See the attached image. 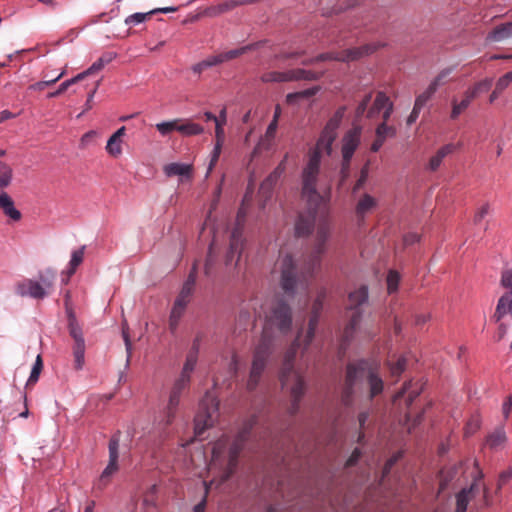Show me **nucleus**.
Listing matches in <instances>:
<instances>
[{
    "label": "nucleus",
    "mask_w": 512,
    "mask_h": 512,
    "mask_svg": "<svg viewBox=\"0 0 512 512\" xmlns=\"http://www.w3.org/2000/svg\"><path fill=\"white\" fill-rule=\"evenodd\" d=\"M330 235L331 231L327 225L318 227L313 250L300 273L290 255H285L279 259L278 265L281 270L280 286L287 296L292 297L306 291L308 276H311L319 266L320 257L326 251V243Z\"/></svg>",
    "instance_id": "f257e3e1"
},
{
    "label": "nucleus",
    "mask_w": 512,
    "mask_h": 512,
    "mask_svg": "<svg viewBox=\"0 0 512 512\" xmlns=\"http://www.w3.org/2000/svg\"><path fill=\"white\" fill-rule=\"evenodd\" d=\"M317 322H308L306 327H301L297 337L284 356V361L280 371V381L283 388L289 390L291 405L289 407L290 415H295L299 410V403L306 390V383L300 370L295 369L293 362L298 348L304 344L308 346L312 341Z\"/></svg>",
    "instance_id": "f03ea898"
},
{
    "label": "nucleus",
    "mask_w": 512,
    "mask_h": 512,
    "mask_svg": "<svg viewBox=\"0 0 512 512\" xmlns=\"http://www.w3.org/2000/svg\"><path fill=\"white\" fill-rule=\"evenodd\" d=\"M365 385L369 387L370 400L383 391L384 384L378 374L377 365L367 360L349 363L346 368L345 384L341 397L342 403L345 406H350L353 401V394L362 391Z\"/></svg>",
    "instance_id": "7ed1b4c3"
},
{
    "label": "nucleus",
    "mask_w": 512,
    "mask_h": 512,
    "mask_svg": "<svg viewBox=\"0 0 512 512\" xmlns=\"http://www.w3.org/2000/svg\"><path fill=\"white\" fill-rule=\"evenodd\" d=\"M254 424V418L245 422L232 444H229L228 438L225 437L220 438L214 443L209 470H220V483L227 481L234 473L238 463V456L243 449L244 443L249 438Z\"/></svg>",
    "instance_id": "20e7f679"
},
{
    "label": "nucleus",
    "mask_w": 512,
    "mask_h": 512,
    "mask_svg": "<svg viewBox=\"0 0 512 512\" xmlns=\"http://www.w3.org/2000/svg\"><path fill=\"white\" fill-rule=\"evenodd\" d=\"M291 324L292 322H265L260 341L254 351L250 376L247 382V388L250 391L256 388L279 335L287 333L291 329Z\"/></svg>",
    "instance_id": "39448f33"
},
{
    "label": "nucleus",
    "mask_w": 512,
    "mask_h": 512,
    "mask_svg": "<svg viewBox=\"0 0 512 512\" xmlns=\"http://www.w3.org/2000/svg\"><path fill=\"white\" fill-rule=\"evenodd\" d=\"M323 153L313 150L301 175V197L307 206L312 209H327L330 202V189L320 193L317 189L320 172V161Z\"/></svg>",
    "instance_id": "423d86ee"
},
{
    "label": "nucleus",
    "mask_w": 512,
    "mask_h": 512,
    "mask_svg": "<svg viewBox=\"0 0 512 512\" xmlns=\"http://www.w3.org/2000/svg\"><path fill=\"white\" fill-rule=\"evenodd\" d=\"M56 272L50 268L40 271L37 279L24 278L14 284V292L22 298L40 301L48 297L54 290Z\"/></svg>",
    "instance_id": "0eeeda50"
},
{
    "label": "nucleus",
    "mask_w": 512,
    "mask_h": 512,
    "mask_svg": "<svg viewBox=\"0 0 512 512\" xmlns=\"http://www.w3.org/2000/svg\"><path fill=\"white\" fill-rule=\"evenodd\" d=\"M258 300H251L248 304H246L245 310L252 309L253 315L247 314L245 318H254V320H291V311L290 307L279 298L274 299V301L267 306L260 305L259 310L257 309Z\"/></svg>",
    "instance_id": "6e6552de"
},
{
    "label": "nucleus",
    "mask_w": 512,
    "mask_h": 512,
    "mask_svg": "<svg viewBox=\"0 0 512 512\" xmlns=\"http://www.w3.org/2000/svg\"><path fill=\"white\" fill-rule=\"evenodd\" d=\"M13 179L12 168L0 161V209L13 221H19L22 217L21 212L15 208L14 201L5 189L11 184Z\"/></svg>",
    "instance_id": "1a4fd4ad"
},
{
    "label": "nucleus",
    "mask_w": 512,
    "mask_h": 512,
    "mask_svg": "<svg viewBox=\"0 0 512 512\" xmlns=\"http://www.w3.org/2000/svg\"><path fill=\"white\" fill-rule=\"evenodd\" d=\"M345 107H340L334 115L328 120L325 125L320 138L317 141L315 150L330 155L332 152V143L336 139L337 129L344 117Z\"/></svg>",
    "instance_id": "9d476101"
},
{
    "label": "nucleus",
    "mask_w": 512,
    "mask_h": 512,
    "mask_svg": "<svg viewBox=\"0 0 512 512\" xmlns=\"http://www.w3.org/2000/svg\"><path fill=\"white\" fill-rule=\"evenodd\" d=\"M218 408L219 402L217 399L210 394H206L200 403V412L195 418V425L198 433H201L205 428L214 425L218 416Z\"/></svg>",
    "instance_id": "9b49d317"
},
{
    "label": "nucleus",
    "mask_w": 512,
    "mask_h": 512,
    "mask_svg": "<svg viewBox=\"0 0 512 512\" xmlns=\"http://www.w3.org/2000/svg\"><path fill=\"white\" fill-rule=\"evenodd\" d=\"M119 445H120V432L118 431L109 440L108 451L109 461L106 468L101 473L97 487L103 489L110 482L111 477L118 471V459H119Z\"/></svg>",
    "instance_id": "f8f14e48"
},
{
    "label": "nucleus",
    "mask_w": 512,
    "mask_h": 512,
    "mask_svg": "<svg viewBox=\"0 0 512 512\" xmlns=\"http://www.w3.org/2000/svg\"><path fill=\"white\" fill-rule=\"evenodd\" d=\"M377 49V46L374 44L371 45H365L360 48H352L347 49L342 52H328V53H322L319 56H317L315 59H311L309 61H305V64L317 62V61H326V60H336V61H343L348 62L352 60H356L364 55H368L372 52H374Z\"/></svg>",
    "instance_id": "ddd939ff"
},
{
    "label": "nucleus",
    "mask_w": 512,
    "mask_h": 512,
    "mask_svg": "<svg viewBox=\"0 0 512 512\" xmlns=\"http://www.w3.org/2000/svg\"><path fill=\"white\" fill-rule=\"evenodd\" d=\"M322 74L304 69H294L285 72L270 71L262 75L263 82H289L294 80H316Z\"/></svg>",
    "instance_id": "4468645a"
},
{
    "label": "nucleus",
    "mask_w": 512,
    "mask_h": 512,
    "mask_svg": "<svg viewBox=\"0 0 512 512\" xmlns=\"http://www.w3.org/2000/svg\"><path fill=\"white\" fill-rule=\"evenodd\" d=\"M69 333L74 340L73 355L74 367L76 370H81L84 365L85 355V340L83 337V329L79 322L69 323Z\"/></svg>",
    "instance_id": "2eb2a0df"
},
{
    "label": "nucleus",
    "mask_w": 512,
    "mask_h": 512,
    "mask_svg": "<svg viewBox=\"0 0 512 512\" xmlns=\"http://www.w3.org/2000/svg\"><path fill=\"white\" fill-rule=\"evenodd\" d=\"M368 305V288L364 285L352 291L348 295L347 308L352 311L350 320H358L362 317L364 308Z\"/></svg>",
    "instance_id": "dca6fc26"
},
{
    "label": "nucleus",
    "mask_w": 512,
    "mask_h": 512,
    "mask_svg": "<svg viewBox=\"0 0 512 512\" xmlns=\"http://www.w3.org/2000/svg\"><path fill=\"white\" fill-rule=\"evenodd\" d=\"M288 155H285L284 159L278 164V166L264 179L260 185L259 194L264 198L265 201L272 197L273 189L278 183L281 176L286 170V161Z\"/></svg>",
    "instance_id": "f3484780"
},
{
    "label": "nucleus",
    "mask_w": 512,
    "mask_h": 512,
    "mask_svg": "<svg viewBox=\"0 0 512 512\" xmlns=\"http://www.w3.org/2000/svg\"><path fill=\"white\" fill-rule=\"evenodd\" d=\"M360 136V127H354L345 134L342 144L343 169L349 167L350 160L360 143Z\"/></svg>",
    "instance_id": "a211bd4d"
},
{
    "label": "nucleus",
    "mask_w": 512,
    "mask_h": 512,
    "mask_svg": "<svg viewBox=\"0 0 512 512\" xmlns=\"http://www.w3.org/2000/svg\"><path fill=\"white\" fill-rule=\"evenodd\" d=\"M475 479L468 488H463L456 495V512H465L469 501L474 498L481 490L479 484L480 478Z\"/></svg>",
    "instance_id": "6ab92c4d"
},
{
    "label": "nucleus",
    "mask_w": 512,
    "mask_h": 512,
    "mask_svg": "<svg viewBox=\"0 0 512 512\" xmlns=\"http://www.w3.org/2000/svg\"><path fill=\"white\" fill-rule=\"evenodd\" d=\"M242 249V228L237 226L233 229L230 235V245L226 255V264H231L234 261V259H236L237 262L241 256Z\"/></svg>",
    "instance_id": "aec40b11"
},
{
    "label": "nucleus",
    "mask_w": 512,
    "mask_h": 512,
    "mask_svg": "<svg viewBox=\"0 0 512 512\" xmlns=\"http://www.w3.org/2000/svg\"><path fill=\"white\" fill-rule=\"evenodd\" d=\"M309 212L307 214H300L295 223V233L297 236H307L311 233L316 219L318 211L323 209H312L308 207Z\"/></svg>",
    "instance_id": "412c9836"
},
{
    "label": "nucleus",
    "mask_w": 512,
    "mask_h": 512,
    "mask_svg": "<svg viewBox=\"0 0 512 512\" xmlns=\"http://www.w3.org/2000/svg\"><path fill=\"white\" fill-rule=\"evenodd\" d=\"M126 134V128L120 127L114 132L107 141L106 152L112 157H119L122 154L123 137Z\"/></svg>",
    "instance_id": "4be33fe9"
},
{
    "label": "nucleus",
    "mask_w": 512,
    "mask_h": 512,
    "mask_svg": "<svg viewBox=\"0 0 512 512\" xmlns=\"http://www.w3.org/2000/svg\"><path fill=\"white\" fill-rule=\"evenodd\" d=\"M200 348V337L197 336L193 341L192 347L187 354L186 361L184 363L181 374L185 375L188 378H191V373L194 371V368L198 359V352Z\"/></svg>",
    "instance_id": "5701e85b"
},
{
    "label": "nucleus",
    "mask_w": 512,
    "mask_h": 512,
    "mask_svg": "<svg viewBox=\"0 0 512 512\" xmlns=\"http://www.w3.org/2000/svg\"><path fill=\"white\" fill-rule=\"evenodd\" d=\"M495 315L498 320L504 317L512 318V290H508L499 298Z\"/></svg>",
    "instance_id": "b1692460"
},
{
    "label": "nucleus",
    "mask_w": 512,
    "mask_h": 512,
    "mask_svg": "<svg viewBox=\"0 0 512 512\" xmlns=\"http://www.w3.org/2000/svg\"><path fill=\"white\" fill-rule=\"evenodd\" d=\"M457 149V145L453 144V143H449V144H446L444 145L443 147H441L436 153L435 155H433L430 160H429V164H428V168L431 170V171H435L437 170L441 163H442V160L449 154L453 153L455 150Z\"/></svg>",
    "instance_id": "393cba45"
},
{
    "label": "nucleus",
    "mask_w": 512,
    "mask_h": 512,
    "mask_svg": "<svg viewBox=\"0 0 512 512\" xmlns=\"http://www.w3.org/2000/svg\"><path fill=\"white\" fill-rule=\"evenodd\" d=\"M164 173L168 177L183 176L190 178L192 173V165L186 163H170L164 166Z\"/></svg>",
    "instance_id": "a878e982"
},
{
    "label": "nucleus",
    "mask_w": 512,
    "mask_h": 512,
    "mask_svg": "<svg viewBox=\"0 0 512 512\" xmlns=\"http://www.w3.org/2000/svg\"><path fill=\"white\" fill-rule=\"evenodd\" d=\"M512 37V22L497 25L487 36L492 42H501Z\"/></svg>",
    "instance_id": "bb28decb"
},
{
    "label": "nucleus",
    "mask_w": 512,
    "mask_h": 512,
    "mask_svg": "<svg viewBox=\"0 0 512 512\" xmlns=\"http://www.w3.org/2000/svg\"><path fill=\"white\" fill-rule=\"evenodd\" d=\"M177 131L183 136L200 135L204 132V128L190 120L177 119Z\"/></svg>",
    "instance_id": "cd10ccee"
},
{
    "label": "nucleus",
    "mask_w": 512,
    "mask_h": 512,
    "mask_svg": "<svg viewBox=\"0 0 512 512\" xmlns=\"http://www.w3.org/2000/svg\"><path fill=\"white\" fill-rule=\"evenodd\" d=\"M376 204H377V202L374 197H372L369 194H364L357 202V205L355 208L357 217L364 218V216L368 212L372 211L375 208Z\"/></svg>",
    "instance_id": "c85d7f7f"
},
{
    "label": "nucleus",
    "mask_w": 512,
    "mask_h": 512,
    "mask_svg": "<svg viewBox=\"0 0 512 512\" xmlns=\"http://www.w3.org/2000/svg\"><path fill=\"white\" fill-rule=\"evenodd\" d=\"M278 123L276 120H272L271 123L268 125L265 136L263 139L259 141L257 146L254 148L252 152V157H255L261 149H268L270 146V142L273 140L276 130H277Z\"/></svg>",
    "instance_id": "c756f323"
},
{
    "label": "nucleus",
    "mask_w": 512,
    "mask_h": 512,
    "mask_svg": "<svg viewBox=\"0 0 512 512\" xmlns=\"http://www.w3.org/2000/svg\"><path fill=\"white\" fill-rule=\"evenodd\" d=\"M143 335V330L140 329L139 332H134L131 330L130 326L127 322H125L122 326V336L125 342L126 351L128 354V358L131 356L132 342L136 340H140Z\"/></svg>",
    "instance_id": "7c9ffc66"
},
{
    "label": "nucleus",
    "mask_w": 512,
    "mask_h": 512,
    "mask_svg": "<svg viewBox=\"0 0 512 512\" xmlns=\"http://www.w3.org/2000/svg\"><path fill=\"white\" fill-rule=\"evenodd\" d=\"M115 58V54L113 53H107L103 56H101L97 61H95L87 70L77 74L78 76H81V80H83L86 76L94 74L101 69L104 68V66L108 63H110Z\"/></svg>",
    "instance_id": "2f4dec72"
},
{
    "label": "nucleus",
    "mask_w": 512,
    "mask_h": 512,
    "mask_svg": "<svg viewBox=\"0 0 512 512\" xmlns=\"http://www.w3.org/2000/svg\"><path fill=\"white\" fill-rule=\"evenodd\" d=\"M180 397H181L180 395H176L175 393H170L168 404L165 409L164 421H165L166 425H170L173 422L175 415H176L178 405L180 403Z\"/></svg>",
    "instance_id": "473e14b6"
},
{
    "label": "nucleus",
    "mask_w": 512,
    "mask_h": 512,
    "mask_svg": "<svg viewBox=\"0 0 512 512\" xmlns=\"http://www.w3.org/2000/svg\"><path fill=\"white\" fill-rule=\"evenodd\" d=\"M196 283V267H193V270L190 272L188 278L184 282L182 289L178 295V297L187 300L188 302L191 299V296L194 291V286Z\"/></svg>",
    "instance_id": "72a5a7b5"
},
{
    "label": "nucleus",
    "mask_w": 512,
    "mask_h": 512,
    "mask_svg": "<svg viewBox=\"0 0 512 512\" xmlns=\"http://www.w3.org/2000/svg\"><path fill=\"white\" fill-rule=\"evenodd\" d=\"M84 252H85V246H82L79 249L72 251L71 259L68 263V268H67L68 278L75 273L77 267L83 262Z\"/></svg>",
    "instance_id": "f704fd0d"
},
{
    "label": "nucleus",
    "mask_w": 512,
    "mask_h": 512,
    "mask_svg": "<svg viewBox=\"0 0 512 512\" xmlns=\"http://www.w3.org/2000/svg\"><path fill=\"white\" fill-rule=\"evenodd\" d=\"M227 121V111L226 108H222L218 118L215 121V140L224 141L225 140V132L224 125Z\"/></svg>",
    "instance_id": "c9c22d12"
},
{
    "label": "nucleus",
    "mask_w": 512,
    "mask_h": 512,
    "mask_svg": "<svg viewBox=\"0 0 512 512\" xmlns=\"http://www.w3.org/2000/svg\"><path fill=\"white\" fill-rule=\"evenodd\" d=\"M318 91L317 87H312L309 89H305L302 91L289 93L286 96V101L288 104H296L300 99H307L311 96L315 95Z\"/></svg>",
    "instance_id": "e433bc0d"
},
{
    "label": "nucleus",
    "mask_w": 512,
    "mask_h": 512,
    "mask_svg": "<svg viewBox=\"0 0 512 512\" xmlns=\"http://www.w3.org/2000/svg\"><path fill=\"white\" fill-rule=\"evenodd\" d=\"M506 442V433L502 427L497 428L487 438V444L490 448H498Z\"/></svg>",
    "instance_id": "4c0bfd02"
},
{
    "label": "nucleus",
    "mask_w": 512,
    "mask_h": 512,
    "mask_svg": "<svg viewBox=\"0 0 512 512\" xmlns=\"http://www.w3.org/2000/svg\"><path fill=\"white\" fill-rule=\"evenodd\" d=\"M389 102L390 99L385 95V93L379 92L376 95L372 108L368 112V116L373 117L376 113L384 110L388 106Z\"/></svg>",
    "instance_id": "58836bf2"
},
{
    "label": "nucleus",
    "mask_w": 512,
    "mask_h": 512,
    "mask_svg": "<svg viewBox=\"0 0 512 512\" xmlns=\"http://www.w3.org/2000/svg\"><path fill=\"white\" fill-rule=\"evenodd\" d=\"M223 144H224V141L215 140V144H214V147H213V150L211 153L210 162H209L207 172H206V178L209 177V175L213 171L214 167L216 166V164L219 160L221 151H222Z\"/></svg>",
    "instance_id": "ea45409f"
},
{
    "label": "nucleus",
    "mask_w": 512,
    "mask_h": 512,
    "mask_svg": "<svg viewBox=\"0 0 512 512\" xmlns=\"http://www.w3.org/2000/svg\"><path fill=\"white\" fill-rule=\"evenodd\" d=\"M435 93L436 90L432 88L430 85H428V87L416 97L414 106L423 109L424 106L434 96Z\"/></svg>",
    "instance_id": "a19ab883"
},
{
    "label": "nucleus",
    "mask_w": 512,
    "mask_h": 512,
    "mask_svg": "<svg viewBox=\"0 0 512 512\" xmlns=\"http://www.w3.org/2000/svg\"><path fill=\"white\" fill-rule=\"evenodd\" d=\"M42 369H43L42 357H41V355H38L36 357L35 363H34V365L32 367V371H31L30 376L28 378V381H27V384H26L27 386H32V385H34L38 381Z\"/></svg>",
    "instance_id": "79ce46f5"
},
{
    "label": "nucleus",
    "mask_w": 512,
    "mask_h": 512,
    "mask_svg": "<svg viewBox=\"0 0 512 512\" xmlns=\"http://www.w3.org/2000/svg\"><path fill=\"white\" fill-rule=\"evenodd\" d=\"M155 127L161 136L166 137L173 131H177V119L157 123Z\"/></svg>",
    "instance_id": "37998d69"
},
{
    "label": "nucleus",
    "mask_w": 512,
    "mask_h": 512,
    "mask_svg": "<svg viewBox=\"0 0 512 512\" xmlns=\"http://www.w3.org/2000/svg\"><path fill=\"white\" fill-rule=\"evenodd\" d=\"M453 68L448 67L443 70H441L438 75L431 81L429 84L432 88H434L436 91L437 89L447 83L448 76L452 73Z\"/></svg>",
    "instance_id": "c03bdc74"
},
{
    "label": "nucleus",
    "mask_w": 512,
    "mask_h": 512,
    "mask_svg": "<svg viewBox=\"0 0 512 512\" xmlns=\"http://www.w3.org/2000/svg\"><path fill=\"white\" fill-rule=\"evenodd\" d=\"M188 303L189 302L187 300L177 297L171 310L170 320H178L180 317H182Z\"/></svg>",
    "instance_id": "a18cd8bd"
},
{
    "label": "nucleus",
    "mask_w": 512,
    "mask_h": 512,
    "mask_svg": "<svg viewBox=\"0 0 512 512\" xmlns=\"http://www.w3.org/2000/svg\"><path fill=\"white\" fill-rule=\"evenodd\" d=\"M188 303L189 302L187 300L177 297L171 310L170 320H178L180 317H182Z\"/></svg>",
    "instance_id": "49530a36"
},
{
    "label": "nucleus",
    "mask_w": 512,
    "mask_h": 512,
    "mask_svg": "<svg viewBox=\"0 0 512 512\" xmlns=\"http://www.w3.org/2000/svg\"><path fill=\"white\" fill-rule=\"evenodd\" d=\"M407 358L405 356H401L395 363H390V373L394 377H399L406 369Z\"/></svg>",
    "instance_id": "de8ad7c7"
},
{
    "label": "nucleus",
    "mask_w": 512,
    "mask_h": 512,
    "mask_svg": "<svg viewBox=\"0 0 512 512\" xmlns=\"http://www.w3.org/2000/svg\"><path fill=\"white\" fill-rule=\"evenodd\" d=\"M79 81H81V76L76 75L75 77L70 78V79H68V80H66V81H64V82H62V83L59 85L58 89H57L56 91H54V92H50V93L47 95V97H48V98H54V97H57V96H59L60 94H62L64 91H66V90H67L71 85H73V84H75V83H77V82H79Z\"/></svg>",
    "instance_id": "09e8293b"
},
{
    "label": "nucleus",
    "mask_w": 512,
    "mask_h": 512,
    "mask_svg": "<svg viewBox=\"0 0 512 512\" xmlns=\"http://www.w3.org/2000/svg\"><path fill=\"white\" fill-rule=\"evenodd\" d=\"M189 384L190 378L180 374L179 378L175 381L170 393H175L176 395L181 396L182 392L189 386Z\"/></svg>",
    "instance_id": "8fccbe9b"
},
{
    "label": "nucleus",
    "mask_w": 512,
    "mask_h": 512,
    "mask_svg": "<svg viewBox=\"0 0 512 512\" xmlns=\"http://www.w3.org/2000/svg\"><path fill=\"white\" fill-rule=\"evenodd\" d=\"M469 103L465 100L458 102L455 98L452 100L451 119H457L459 115L469 107Z\"/></svg>",
    "instance_id": "3c124183"
},
{
    "label": "nucleus",
    "mask_w": 512,
    "mask_h": 512,
    "mask_svg": "<svg viewBox=\"0 0 512 512\" xmlns=\"http://www.w3.org/2000/svg\"><path fill=\"white\" fill-rule=\"evenodd\" d=\"M249 49H251V46L247 45V46H243L241 48L232 49L227 52L220 53V56L222 58V61L225 62V61H229V60L239 57L240 55L244 54Z\"/></svg>",
    "instance_id": "603ef678"
},
{
    "label": "nucleus",
    "mask_w": 512,
    "mask_h": 512,
    "mask_svg": "<svg viewBox=\"0 0 512 512\" xmlns=\"http://www.w3.org/2000/svg\"><path fill=\"white\" fill-rule=\"evenodd\" d=\"M400 276L396 271H390L387 275V289L388 293L392 294L397 291Z\"/></svg>",
    "instance_id": "864d4df0"
},
{
    "label": "nucleus",
    "mask_w": 512,
    "mask_h": 512,
    "mask_svg": "<svg viewBox=\"0 0 512 512\" xmlns=\"http://www.w3.org/2000/svg\"><path fill=\"white\" fill-rule=\"evenodd\" d=\"M396 135V129L392 126H388L386 123H381L376 129V136L384 138L394 137Z\"/></svg>",
    "instance_id": "5fc2aeb1"
},
{
    "label": "nucleus",
    "mask_w": 512,
    "mask_h": 512,
    "mask_svg": "<svg viewBox=\"0 0 512 512\" xmlns=\"http://www.w3.org/2000/svg\"><path fill=\"white\" fill-rule=\"evenodd\" d=\"M215 245H216V240H215V237H214L212 242H211V244H210L208 255H207V259H206V262H205V274L206 275H209L211 273V268H212V266H213V264L215 262V259H216V256L214 255Z\"/></svg>",
    "instance_id": "6e6d98bb"
},
{
    "label": "nucleus",
    "mask_w": 512,
    "mask_h": 512,
    "mask_svg": "<svg viewBox=\"0 0 512 512\" xmlns=\"http://www.w3.org/2000/svg\"><path fill=\"white\" fill-rule=\"evenodd\" d=\"M152 13H134L125 19L126 25H137L144 22Z\"/></svg>",
    "instance_id": "4d7b16f0"
},
{
    "label": "nucleus",
    "mask_w": 512,
    "mask_h": 512,
    "mask_svg": "<svg viewBox=\"0 0 512 512\" xmlns=\"http://www.w3.org/2000/svg\"><path fill=\"white\" fill-rule=\"evenodd\" d=\"M64 75H65V70L61 71L55 78L52 79V81H39V82L32 84L29 88L32 90L42 91L47 86H50V85L56 83Z\"/></svg>",
    "instance_id": "13d9d810"
},
{
    "label": "nucleus",
    "mask_w": 512,
    "mask_h": 512,
    "mask_svg": "<svg viewBox=\"0 0 512 512\" xmlns=\"http://www.w3.org/2000/svg\"><path fill=\"white\" fill-rule=\"evenodd\" d=\"M512 82V73H506L502 77H500L497 82L495 89H497L500 92H503Z\"/></svg>",
    "instance_id": "bf43d9fd"
},
{
    "label": "nucleus",
    "mask_w": 512,
    "mask_h": 512,
    "mask_svg": "<svg viewBox=\"0 0 512 512\" xmlns=\"http://www.w3.org/2000/svg\"><path fill=\"white\" fill-rule=\"evenodd\" d=\"M489 212H490L489 203L482 204L475 212L474 222L475 223L481 222L484 219V217L489 214Z\"/></svg>",
    "instance_id": "052dcab7"
},
{
    "label": "nucleus",
    "mask_w": 512,
    "mask_h": 512,
    "mask_svg": "<svg viewBox=\"0 0 512 512\" xmlns=\"http://www.w3.org/2000/svg\"><path fill=\"white\" fill-rule=\"evenodd\" d=\"M368 165H365L362 169H361V172H360V176L353 188V192H356L357 190H359L361 187H363V185L365 184L367 178H368Z\"/></svg>",
    "instance_id": "680f3d73"
},
{
    "label": "nucleus",
    "mask_w": 512,
    "mask_h": 512,
    "mask_svg": "<svg viewBox=\"0 0 512 512\" xmlns=\"http://www.w3.org/2000/svg\"><path fill=\"white\" fill-rule=\"evenodd\" d=\"M369 418V411H363L359 414L358 416V422H359V426H360V433H359V437H358V442H362L363 438H364V432H363V429L365 428V423L366 421L368 420Z\"/></svg>",
    "instance_id": "e2e57ef3"
},
{
    "label": "nucleus",
    "mask_w": 512,
    "mask_h": 512,
    "mask_svg": "<svg viewBox=\"0 0 512 512\" xmlns=\"http://www.w3.org/2000/svg\"><path fill=\"white\" fill-rule=\"evenodd\" d=\"M492 86V79L486 78L478 83H476L473 87L476 89L478 93L488 91Z\"/></svg>",
    "instance_id": "0e129e2a"
},
{
    "label": "nucleus",
    "mask_w": 512,
    "mask_h": 512,
    "mask_svg": "<svg viewBox=\"0 0 512 512\" xmlns=\"http://www.w3.org/2000/svg\"><path fill=\"white\" fill-rule=\"evenodd\" d=\"M501 284L503 287L512 290V270H507L502 273Z\"/></svg>",
    "instance_id": "69168bd1"
},
{
    "label": "nucleus",
    "mask_w": 512,
    "mask_h": 512,
    "mask_svg": "<svg viewBox=\"0 0 512 512\" xmlns=\"http://www.w3.org/2000/svg\"><path fill=\"white\" fill-rule=\"evenodd\" d=\"M371 101V94H367L363 100L360 102V104L357 107L356 114L357 116H361L364 114V112L367 109L368 104Z\"/></svg>",
    "instance_id": "338daca9"
},
{
    "label": "nucleus",
    "mask_w": 512,
    "mask_h": 512,
    "mask_svg": "<svg viewBox=\"0 0 512 512\" xmlns=\"http://www.w3.org/2000/svg\"><path fill=\"white\" fill-rule=\"evenodd\" d=\"M512 410V394L509 395L502 405V414L505 419H507Z\"/></svg>",
    "instance_id": "774afa93"
}]
</instances>
